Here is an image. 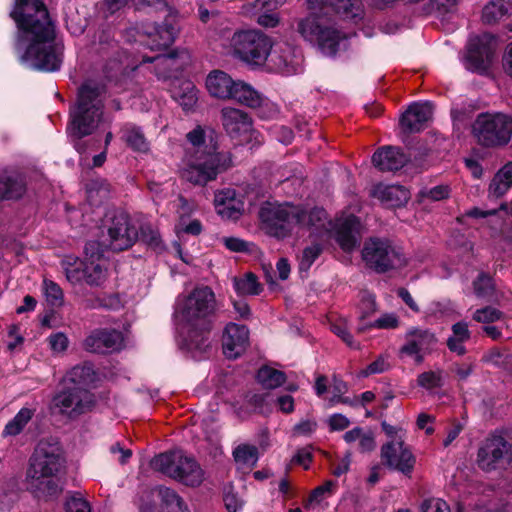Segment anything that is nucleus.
Returning <instances> with one entry per match:
<instances>
[{
  "label": "nucleus",
  "instance_id": "37",
  "mask_svg": "<svg viewBox=\"0 0 512 512\" xmlns=\"http://www.w3.org/2000/svg\"><path fill=\"white\" fill-rule=\"evenodd\" d=\"M36 410L34 408L23 407L19 412L5 425L4 436L19 435L27 424L31 421Z\"/></svg>",
  "mask_w": 512,
  "mask_h": 512
},
{
  "label": "nucleus",
  "instance_id": "18",
  "mask_svg": "<svg viewBox=\"0 0 512 512\" xmlns=\"http://www.w3.org/2000/svg\"><path fill=\"white\" fill-rule=\"evenodd\" d=\"M136 69L137 65H130L129 56L124 50H115L108 56L102 71L108 82L123 87Z\"/></svg>",
  "mask_w": 512,
  "mask_h": 512
},
{
  "label": "nucleus",
  "instance_id": "25",
  "mask_svg": "<svg viewBox=\"0 0 512 512\" xmlns=\"http://www.w3.org/2000/svg\"><path fill=\"white\" fill-rule=\"evenodd\" d=\"M221 120L224 129L232 137L247 133L252 126L251 118L246 112L232 107L221 110Z\"/></svg>",
  "mask_w": 512,
  "mask_h": 512
},
{
  "label": "nucleus",
  "instance_id": "63",
  "mask_svg": "<svg viewBox=\"0 0 512 512\" xmlns=\"http://www.w3.org/2000/svg\"><path fill=\"white\" fill-rule=\"evenodd\" d=\"M48 342H49L50 348L54 352H58V353L64 352L67 349L68 343H69L67 336L62 332H58V333L50 335L48 337Z\"/></svg>",
  "mask_w": 512,
  "mask_h": 512
},
{
  "label": "nucleus",
  "instance_id": "43",
  "mask_svg": "<svg viewBox=\"0 0 512 512\" xmlns=\"http://www.w3.org/2000/svg\"><path fill=\"white\" fill-rule=\"evenodd\" d=\"M507 12L508 7L504 0H493L483 8L482 20L486 24H493Z\"/></svg>",
  "mask_w": 512,
  "mask_h": 512
},
{
  "label": "nucleus",
  "instance_id": "5",
  "mask_svg": "<svg viewBox=\"0 0 512 512\" xmlns=\"http://www.w3.org/2000/svg\"><path fill=\"white\" fill-rule=\"evenodd\" d=\"M362 259L366 266L377 273L396 270L406 265L402 250L387 238L370 237L364 242Z\"/></svg>",
  "mask_w": 512,
  "mask_h": 512
},
{
  "label": "nucleus",
  "instance_id": "48",
  "mask_svg": "<svg viewBox=\"0 0 512 512\" xmlns=\"http://www.w3.org/2000/svg\"><path fill=\"white\" fill-rule=\"evenodd\" d=\"M138 239L153 250H161L163 248L159 232L153 229L151 225L145 224L140 227Z\"/></svg>",
  "mask_w": 512,
  "mask_h": 512
},
{
  "label": "nucleus",
  "instance_id": "45",
  "mask_svg": "<svg viewBox=\"0 0 512 512\" xmlns=\"http://www.w3.org/2000/svg\"><path fill=\"white\" fill-rule=\"evenodd\" d=\"M474 293L479 298L492 299L495 291L493 279L486 273H480L473 281Z\"/></svg>",
  "mask_w": 512,
  "mask_h": 512
},
{
  "label": "nucleus",
  "instance_id": "28",
  "mask_svg": "<svg viewBox=\"0 0 512 512\" xmlns=\"http://www.w3.org/2000/svg\"><path fill=\"white\" fill-rule=\"evenodd\" d=\"M26 192L24 176L18 172L0 174V200L19 199Z\"/></svg>",
  "mask_w": 512,
  "mask_h": 512
},
{
  "label": "nucleus",
  "instance_id": "23",
  "mask_svg": "<svg viewBox=\"0 0 512 512\" xmlns=\"http://www.w3.org/2000/svg\"><path fill=\"white\" fill-rule=\"evenodd\" d=\"M410 160L401 148L383 146L374 152L372 162L381 172H394L403 168Z\"/></svg>",
  "mask_w": 512,
  "mask_h": 512
},
{
  "label": "nucleus",
  "instance_id": "36",
  "mask_svg": "<svg viewBox=\"0 0 512 512\" xmlns=\"http://www.w3.org/2000/svg\"><path fill=\"white\" fill-rule=\"evenodd\" d=\"M153 42H156L158 49L170 46L176 37L177 28L171 22L166 20L161 25H155L153 31L147 32Z\"/></svg>",
  "mask_w": 512,
  "mask_h": 512
},
{
  "label": "nucleus",
  "instance_id": "61",
  "mask_svg": "<svg viewBox=\"0 0 512 512\" xmlns=\"http://www.w3.org/2000/svg\"><path fill=\"white\" fill-rule=\"evenodd\" d=\"M511 188L510 185L505 183L503 180L497 179V177L494 175L493 179L491 180L488 188V196L490 198H500L502 197L509 189Z\"/></svg>",
  "mask_w": 512,
  "mask_h": 512
},
{
  "label": "nucleus",
  "instance_id": "39",
  "mask_svg": "<svg viewBox=\"0 0 512 512\" xmlns=\"http://www.w3.org/2000/svg\"><path fill=\"white\" fill-rule=\"evenodd\" d=\"M233 287L236 293L242 296L259 295L263 289L257 276L252 272H248L242 277H234Z\"/></svg>",
  "mask_w": 512,
  "mask_h": 512
},
{
  "label": "nucleus",
  "instance_id": "33",
  "mask_svg": "<svg viewBox=\"0 0 512 512\" xmlns=\"http://www.w3.org/2000/svg\"><path fill=\"white\" fill-rule=\"evenodd\" d=\"M87 200L92 206L101 205L110 195V184L102 178L89 180L86 185Z\"/></svg>",
  "mask_w": 512,
  "mask_h": 512
},
{
  "label": "nucleus",
  "instance_id": "11",
  "mask_svg": "<svg viewBox=\"0 0 512 512\" xmlns=\"http://www.w3.org/2000/svg\"><path fill=\"white\" fill-rule=\"evenodd\" d=\"M295 213V205L266 203L259 210V218L267 234L285 238L296 226Z\"/></svg>",
  "mask_w": 512,
  "mask_h": 512
},
{
  "label": "nucleus",
  "instance_id": "24",
  "mask_svg": "<svg viewBox=\"0 0 512 512\" xmlns=\"http://www.w3.org/2000/svg\"><path fill=\"white\" fill-rule=\"evenodd\" d=\"M433 105L430 102L413 103L402 114L401 125L408 132H419L431 120Z\"/></svg>",
  "mask_w": 512,
  "mask_h": 512
},
{
  "label": "nucleus",
  "instance_id": "53",
  "mask_svg": "<svg viewBox=\"0 0 512 512\" xmlns=\"http://www.w3.org/2000/svg\"><path fill=\"white\" fill-rule=\"evenodd\" d=\"M249 402L254 411L261 414H266L271 411V403L273 402V397L270 392L255 394L250 398Z\"/></svg>",
  "mask_w": 512,
  "mask_h": 512
},
{
  "label": "nucleus",
  "instance_id": "41",
  "mask_svg": "<svg viewBox=\"0 0 512 512\" xmlns=\"http://www.w3.org/2000/svg\"><path fill=\"white\" fill-rule=\"evenodd\" d=\"M127 145L133 150L138 152H147L149 150V143L146 140L141 128L128 124L124 128L123 135Z\"/></svg>",
  "mask_w": 512,
  "mask_h": 512
},
{
  "label": "nucleus",
  "instance_id": "27",
  "mask_svg": "<svg viewBox=\"0 0 512 512\" xmlns=\"http://www.w3.org/2000/svg\"><path fill=\"white\" fill-rule=\"evenodd\" d=\"M236 82L227 73L214 70L207 76L206 87L213 97L231 99Z\"/></svg>",
  "mask_w": 512,
  "mask_h": 512
},
{
  "label": "nucleus",
  "instance_id": "26",
  "mask_svg": "<svg viewBox=\"0 0 512 512\" xmlns=\"http://www.w3.org/2000/svg\"><path fill=\"white\" fill-rule=\"evenodd\" d=\"M295 221L296 226L308 229L310 231H320L326 229L328 216L323 208L313 207L307 208L300 205H295Z\"/></svg>",
  "mask_w": 512,
  "mask_h": 512
},
{
  "label": "nucleus",
  "instance_id": "34",
  "mask_svg": "<svg viewBox=\"0 0 512 512\" xmlns=\"http://www.w3.org/2000/svg\"><path fill=\"white\" fill-rule=\"evenodd\" d=\"M95 381L92 364L83 363L74 366L62 379V384H90Z\"/></svg>",
  "mask_w": 512,
  "mask_h": 512
},
{
  "label": "nucleus",
  "instance_id": "42",
  "mask_svg": "<svg viewBox=\"0 0 512 512\" xmlns=\"http://www.w3.org/2000/svg\"><path fill=\"white\" fill-rule=\"evenodd\" d=\"M336 482L327 480L324 484L317 486L309 495L305 504L306 508H311L314 505H320L327 497L333 495L336 490Z\"/></svg>",
  "mask_w": 512,
  "mask_h": 512
},
{
  "label": "nucleus",
  "instance_id": "35",
  "mask_svg": "<svg viewBox=\"0 0 512 512\" xmlns=\"http://www.w3.org/2000/svg\"><path fill=\"white\" fill-rule=\"evenodd\" d=\"M471 333L466 322H457L452 326V335L447 339L450 351L463 355L466 349L463 343L470 339Z\"/></svg>",
  "mask_w": 512,
  "mask_h": 512
},
{
  "label": "nucleus",
  "instance_id": "38",
  "mask_svg": "<svg viewBox=\"0 0 512 512\" xmlns=\"http://www.w3.org/2000/svg\"><path fill=\"white\" fill-rule=\"evenodd\" d=\"M172 97L183 107L184 110H190L197 102V90L190 81H184L179 87L171 91Z\"/></svg>",
  "mask_w": 512,
  "mask_h": 512
},
{
  "label": "nucleus",
  "instance_id": "40",
  "mask_svg": "<svg viewBox=\"0 0 512 512\" xmlns=\"http://www.w3.org/2000/svg\"><path fill=\"white\" fill-rule=\"evenodd\" d=\"M85 282L90 286L102 285L107 277V268L105 261H84Z\"/></svg>",
  "mask_w": 512,
  "mask_h": 512
},
{
  "label": "nucleus",
  "instance_id": "14",
  "mask_svg": "<svg viewBox=\"0 0 512 512\" xmlns=\"http://www.w3.org/2000/svg\"><path fill=\"white\" fill-rule=\"evenodd\" d=\"M93 404V395L88 390L73 386L55 395L50 409L54 414L73 419L90 410Z\"/></svg>",
  "mask_w": 512,
  "mask_h": 512
},
{
  "label": "nucleus",
  "instance_id": "3",
  "mask_svg": "<svg viewBox=\"0 0 512 512\" xmlns=\"http://www.w3.org/2000/svg\"><path fill=\"white\" fill-rule=\"evenodd\" d=\"M106 86L95 80H86L77 90L75 105L70 110V132L74 147L79 153L86 151L83 137L91 135L98 127L104 110Z\"/></svg>",
  "mask_w": 512,
  "mask_h": 512
},
{
  "label": "nucleus",
  "instance_id": "7",
  "mask_svg": "<svg viewBox=\"0 0 512 512\" xmlns=\"http://www.w3.org/2000/svg\"><path fill=\"white\" fill-rule=\"evenodd\" d=\"M472 128L481 145L503 146L512 137V117L503 113H481L477 116Z\"/></svg>",
  "mask_w": 512,
  "mask_h": 512
},
{
  "label": "nucleus",
  "instance_id": "55",
  "mask_svg": "<svg viewBox=\"0 0 512 512\" xmlns=\"http://www.w3.org/2000/svg\"><path fill=\"white\" fill-rule=\"evenodd\" d=\"M457 0H430L428 4V12L443 16L455 10Z\"/></svg>",
  "mask_w": 512,
  "mask_h": 512
},
{
  "label": "nucleus",
  "instance_id": "13",
  "mask_svg": "<svg viewBox=\"0 0 512 512\" xmlns=\"http://www.w3.org/2000/svg\"><path fill=\"white\" fill-rule=\"evenodd\" d=\"M511 460V444L501 434L496 433L484 440L477 454L478 466L487 472L504 468Z\"/></svg>",
  "mask_w": 512,
  "mask_h": 512
},
{
  "label": "nucleus",
  "instance_id": "51",
  "mask_svg": "<svg viewBox=\"0 0 512 512\" xmlns=\"http://www.w3.org/2000/svg\"><path fill=\"white\" fill-rule=\"evenodd\" d=\"M322 253V246L318 243L312 244L311 246L306 247L299 260V269L300 271H308L314 261L319 257Z\"/></svg>",
  "mask_w": 512,
  "mask_h": 512
},
{
  "label": "nucleus",
  "instance_id": "31",
  "mask_svg": "<svg viewBox=\"0 0 512 512\" xmlns=\"http://www.w3.org/2000/svg\"><path fill=\"white\" fill-rule=\"evenodd\" d=\"M231 99L250 108L260 107L263 102L262 95L243 81L236 82Z\"/></svg>",
  "mask_w": 512,
  "mask_h": 512
},
{
  "label": "nucleus",
  "instance_id": "54",
  "mask_svg": "<svg viewBox=\"0 0 512 512\" xmlns=\"http://www.w3.org/2000/svg\"><path fill=\"white\" fill-rule=\"evenodd\" d=\"M503 313L491 306L477 309L473 314V319L480 323H491L501 319Z\"/></svg>",
  "mask_w": 512,
  "mask_h": 512
},
{
  "label": "nucleus",
  "instance_id": "2",
  "mask_svg": "<svg viewBox=\"0 0 512 512\" xmlns=\"http://www.w3.org/2000/svg\"><path fill=\"white\" fill-rule=\"evenodd\" d=\"M193 152L181 170V177L194 185L205 186L233 166L230 152L218 151L215 144L205 145V133L197 127L187 134Z\"/></svg>",
  "mask_w": 512,
  "mask_h": 512
},
{
  "label": "nucleus",
  "instance_id": "52",
  "mask_svg": "<svg viewBox=\"0 0 512 512\" xmlns=\"http://www.w3.org/2000/svg\"><path fill=\"white\" fill-rule=\"evenodd\" d=\"M107 243V240H105L104 243H100L96 240L88 241L84 247L86 256L85 261H103L102 257L104 254V249L108 248L106 246Z\"/></svg>",
  "mask_w": 512,
  "mask_h": 512
},
{
  "label": "nucleus",
  "instance_id": "10",
  "mask_svg": "<svg viewBox=\"0 0 512 512\" xmlns=\"http://www.w3.org/2000/svg\"><path fill=\"white\" fill-rule=\"evenodd\" d=\"M235 55L247 63L262 64L268 57L272 42L260 31L236 32L231 41Z\"/></svg>",
  "mask_w": 512,
  "mask_h": 512
},
{
  "label": "nucleus",
  "instance_id": "16",
  "mask_svg": "<svg viewBox=\"0 0 512 512\" xmlns=\"http://www.w3.org/2000/svg\"><path fill=\"white\" fill-rule=\"evenodd\" d=\"M123 344L122 332L111 328H97L84 339L83 348L88 352L106 353L120 350Z\"/></svg>",
  "mask_w": 512,
  "mask_h": 512
},
{
  "label": "nucleus",
  "instance_id": "47",
  "mask_svg": "<svg viewBox=\"0 0 512 512\" xmlns=\"http://www.w3.org/2000/svg\"><path fill=\"white\" fill-rule=\"evenodd\" d=\"M42 286L47 303L52 307H61L64 303V293L61 287L49 279H44Z\"/></svg>",
  "mask_w": 512,
  "mask_h": 512
},
{
  "label": "nucleus",
  "instance_id": "58",
  "mask_svg": "<svg viewBox=\"0 0 512 512\" xmlns=\"http://www.w3.org/2000/svg\"><path fill=\"white\" fill-rule=\"evenodd\" d=\"M243 204L236 200L234 202H231V204L226 205H216V209L219 215H221L223 218L227 219H233L236 220L241 215Z\"/></svg>",
  "mask_w": 512,
  "mask_h": 512
},
{
  "label": "nucleus",
  "instance_id": "62",
  "mask_svg": "<svg viewBox=\"0 0 512 512\" xmlns=\"http://www.w3.org/2000/svg\"><path fill=\"white\" fill-rule=\"evenodd\" d=\"M67 280L72 284H78L85 281V265L83 262L79 266H69L65 269Z\"/></svg>",
  "mask_w": 512,
  "mask_h": 512
},
{
  "label": "nucleus",
  "instance_id": "15",
  "mask_svg": "<svg viewBox=\"0 0 512 512\" xmlns=\"http://www.w3.org/2000/svg\"><path fill=\"white\" fill-rule=\"evenodd\" d=\"M108 243L106 246L113 251L130 248L138 240V229L125 212H116L110 219L107 228Z\"/></svg>",
  "mask_w": 512,
  "mask_h": 512
},
{
  "label": "nucleus",
  "instance_id": "9",
  "mask_svg": "<svg viewBox=\"0 0 512 512\" xmlns=\"http://www.w3.org/2000/svg\"><path fill=\"white\" fill-rule=\"evenodd\" d=\"M298 32L302 37L316 44L321 52L328 56H334L344 36L334 27L323 25L315 15H310L298 23Z\"/></svg>",
  "mask_w": 512,
  "mask_h": 512
},
{
  "label": "nucleus",
  "instance_id": "20",
  "mask_svg": "<svg viewBox=\"0 0 512 512\" xmlns=\"http://www.w3.org/2000/svg\"><path fill=\"white\" fill-rule=\"evenodd\" d=\"M493 41L494 36L489 33L473 36L469 39L466 55L469 69L483 70L487 67L493 54Z\"/></svg>",
  "mask_w": 512,
  "mask_h": 512
},
{
  "label": "nucleus",
  "instance_id": "4",
  "mask_svg": "<svg viewBox=\"0 0 512 512\" xmlns=\"http://www.w3.org/2000/svg\"><path fill=\"white\" fill-rule=\"evenodd\" d=\"M63 464V453L58 442L41 440L38 443L27 471L28 487L36 497L47 499L62 491L56 476Z\"/></svg>",
  "mask_w": 512,
  "mask_h": 512
},
{
  "label": "nucleus",
  "instance_id": "17",
  "mask_svg": "<svg viewBox=\"0 0 512 512\" xmlns=\"http://www.w3.org/2000/svg\"><path fill=\"white\" fill-rule=\"evenodd\" d=\"M381 458L390 468L403 474H410L415 464V458L402 440H393L381 448Z\"/></svg>",
  "mask_w": 512,
  "mask_h": 512
},
{
  "label": "nucleus",
  "instance_id": "56",
  "mask_svg": "<svg viewBox=\"0 0 512 512\" xmlns=\"http://www.w3.org/2000/svg\"><path fill=\"white\" fill-rule=\"evenodd\" d=\"M331 331L340 337L349 347H359V345L354 341L353 336L349 333L347 323L344 320L331 323Z\"/></svg>",
  "mask_w": 512,
  "mask_h": 512
},
{
  "label": "nucleus",
  "instance_id": "22",
  "mask_svg": "<svg viewBox=\"0 0 512 512\" xmlns=\"http://www.w3.org/2000/svg\"><path fill=\"white\" fill-rule=\"evenodd\" d=\"M188 60L187 52L172 51L154 58H143L142 62H154L157 77L159 79H168L177 77V74L187 65Z\"/></svg>",
  "mask_w": 512,
  "mask_h": 512
},
{
  "label": "nucleus",
  "instance_id": "60",
  "mask_svg": "<svg viewBox=\"0 0 512 512\" xmlns=\"http://www.w3.org/2000/svg\"><path fill=\"white\" fill-rule=\"evenodd\" d=\"M134 4L138 10L166 11L168 3L166 0H134Z\"/></svg>",
  "mask_w": 512,
  "mask_h": 512
},
{
  "label": "nucleus",
  "instance_id": "64",
  "mask_svg": "<svg viewBox=\"0 0 512 512\" xmlns=\"http://www.w3.org/2000/svg\"><path fill=\"white\" fill-rule=\"evenodd\" d=\"M423 512H450L445 501L439 498L425 500L422 504Z\"/></svg>",
  "mask_w": 512,
  "mask_h": 512
},
{
  "label": "nucleus",
  "instance_id": "59",
  "mask_svg": "<svg viewBox=\"0 0 512 512\" xmlns=\"http://www.w3.org/2000/svg\"><path fill=\"white\" fill-rule=\"evenodd\" d=\"M66 512H91L89 503L80 495L71 496L65 504Z\"/></svg>",
  "mask_w": 512,
  "mask_h": 512
},
{
  "label": "nucleus",
  "instance_id": "29",
  "mask_svg": "<svg viewBox=\"0 0 512 512\" xmlns=\"http://www.w3.org/2000/svg\"><path fill=\"white\" fill-rule=\"evenodd\" d=\"M373 196L389 207H399L406 204L410 198L409 191L400 185H377Z\"/></svg>",
  "mask_w": 512,
  "mask_h": 512
},
{
  "label": "nucleus",
  "instance_id": "44",
  "mask_svg": "<svg viewBox=\"0 0 512 512\" xmlns=\"http://www.w3.org/2000/svg\"><path fill=\"white\" fill-rule=\"evenodd\" d=\"M158 494L165 505L167 512H184L186 509L183 500L177 493L167 487H160Z\"/></svg>",
  "mask_w": 512,
  "mask_h": 512
},
{
  "label": "nucleus",
  "instance_id": "50",
  "mask_svg": "<svg viewBox=\"0 0 512 512\" xmlns=\"http://www.w3.org/2000/svg\"><path fill=\"white\" fill-rule=\"evenodd\" d=\"M98 52L101 55L110 56L115 53V50H121L117 42L114 40V36L111 31L103 30L98 35Z\"/></svg>",
  "mask_w": 512,
  "mask_h": 512
},
{
  "label": "nucleus",
  "instance_id": "6",
  "mask_svg": "<svg viewBox=\"0 0 512 512\" xmlns=\"http://www.w3.org/2000/svg\"><path fill=\"white\" fill-rule=\"evenodd\" d=\"M151 464L155 470L187 486H198L204 479V472L199 464L180 451L162 453Z\"/></svg>",
  "mask_w": 512,
  "mask_h": 512
},
{
  "label": "nucleus",
  "instance_id": "12",
  "mask_svg": "<svg viewBox=\"0 0 512 512\" xmlns=\"http://www.w3.org/2000/svg\"><path fill=\"white\" fill-rule=\"evenodd\" d=\"M212 328L213 324L182 322L179 336L180 348L196 360L208 357L212 349Z\"/></svg>",
  "mask_w": 512,
  "mask_h": 512
},
{
  "label": "nucleus",
  "instance_id": "46",
  "mask_svg": "<svg viewBox=\"0 0 512 512\" xmlns=\"http://www.w3.org/2000/svg\"><path fill=\"white\" fill-rule=\"evenodd\" d=\"M256 378L259 384H284L288 380L283 371L268 365H264L258 370Z\"/></svg>",
  "mask_w": 512,
  "mask_h": 512
},
{
  "label": "nucleus",
  "instance_id": "8",
  "mask_svg": "<svg viewBox=\"0 0 512 512\" xmlns=\"http://www.w3.org/2000/svg\"><path fill=\"white\" fill-rule=\"evenodd\" d=\"M216 298L208 286L195 288L178 308L182 322L214 324Z\"/></svg>",
  "mask_w": 512,
  "mask_h": 512
},
{
  "label": "nucleus",
  "instance_id": "32",
  "mask_svg": "<svg viewBox=\"0 0 512 512\" xmlns=\"http://www.w3.org/2000/svg\"><path fill=\"white\" fill-rule=\"evenodd\" d=\"M232 455L237 467L248 471L256 466L259 458L258 448L247 443L236 446Z\"/></svg>",
  "mask_w": 512,
  "mask_h": 512
},
{
  "label": "nucleus",
  "instance_id": "19",
  "mask_svg": "<svg viewBox=\"0 0 512 512\" xmlns=\"http://www.w3.org/2000/svg\"><path fill=\"white\" fill-rule=\"evenodd\" d=\"M436 343L437 338L429 329L411 328L405 334V343L400 348V353L421 362L422 354L433 348Z\"/></svg>",
  "mask_w": 512,
  "mask_h": 512
},
{
  "label": "nucleus",
  "instance_id": "30",
  "mask_svg": "<svg viewBox=\"0 0 512 512\" xmlns=\"http://www.w3.org/2000/svg\"><path fill=\"white\" fill-rule=\"evenodd\" d=\"M359 220L351 215L342 220L337 227L336 240L345 251L353 250L358 243Z\"/></svg>",
  "mask_w": 512,
  "mask_h": 512
},
{
  "label": "nucleus",
  "instance_id": "57",
  "mask_svg": "<svg viewBox=\"0 0 512 512\" xmlns=\"http://www.w3.org/2000/svg\"><path fill=\"white\" fill-rule=\"evenodd\" d=\"M316 387V394L319 397H323L325 400H328L330 405H335L338 403H344V404H353L354 402L351 401L348 397H343L339 394L340 390L336 393L333 392L332 397H327L326 394L330 393V388L337 389L338 386H315Z\"/></svg>",
  "mask_w": 512,
  "mask_h": 512
},
{
  "label": "nucleus",
  "instance_id": "1",
  "mask_svg": "<svg viewBox=\"0 0 512 512\" xmlns=\"http://www.w3.org/2000/svg\"><path fill=\"white\" fill-rule=\"evenodd\" d=\"M10 17L18 28L15 49L20 60L38 70L57 71L62 58L53 45L55 27L44 3L40 0H15Z\"/></svg>",
  "mask_w": 512,
  "mask_h": 512
},
{
  "label": "nucleus",
  "instance_id": "49",
  "mask_svg": "<svg viewBox=\"0 0 512 512\" xmlns=\"http://www.w3.org/2000/svg\"><path fill=\"white\" fill-rule=\"evenodd\" d=\"M279 67L283 68L287 73H295L301 64V57L295 54V51L288 45L283 50V54L278 56Z\"/></svg>",
  "mask_w": 512,
  "mask_h": 512
},
{
  "label": "nucleus",
  "instance_id": "21",
  "mask_svg": "<svg viewBox=\"0 0 512 512\" xmlns=\"http://www.w3.org/2000/svg\"><path fill=\"white\" fill-rule=\"evenodd\" d=\"M249 339V330L244 325L229 323L226 325L222 336L223 354L228 359H236L241 356Z\"/></svg>",
  "mask_w": 512,
  "mask_h": 512
}]
</instances>
